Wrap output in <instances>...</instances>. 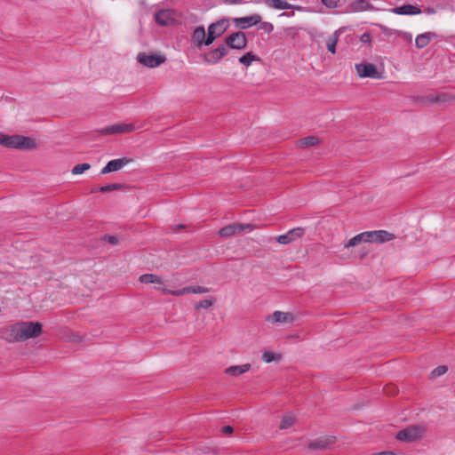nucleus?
Instances as JSON below:
<instances>
[{"label":"nucleus","mask_w":455,"mask_h":455,"mask_svg":"<svg viewBox=\"0 0 455 455\" xmlns=\"http://www.w3.org/2000/svg\"><path fill=\"white\" fill-rule=\"evenodd\" d=\"M43 332V325L39 322H18L9 330V341L20 342L36 338Z\"/></svg>","instance_id":"obj_1"},{"label":"nucleus","mask_w":455,"mask_h":455,"mask_svg":"<svg viewBox=\"0 0 455 455\" xmlns=\"http://www.w3.org/2000/svg\"><path fill=\"white\" fill-rule=\"evenodd\" d=\"M229 24L228 19H221L208 27L206 46L211 45L218 37L222 36Z\"/></svg>","instance_id":"obj_2"},{"label":"nucleus","mask_w":455,"mask_h":455,"mask_svg":"<svg viewBox=\"0 0 455 455\" xmlns=\"http://www.w3.org/2000/svg\"><path fill=\"white\" fill-rule=\"evenodd\" d=\"M425 432V428L421 426H410L404 429L398 431L395 438L403 442H413L420 439Z\"/></svg>","instance_id":"obj_3"},{"label":"nucleus","mask_w":455,"mask_h":455,"mask_svg":"<svg viewBox=\"0 0 455 455\" xmlns=\"http://www.w3.org/2000/svg\"><path fill=\"white\" fill-rule=\"evenodd\" d=\"M337 442L335 435H323L309 442L307 448L312 451L330 450Z\"/></svg>","instance_id":"obj_4"},{"label":"nucleus","mask_w":455,"mask_h":455,"mask_svg":"<svg viewBox=\"0 0 455 455\" xmlns=\"http://www.w3.org/2000/svg\"><path fill=\"white\" fill-rule=\"evenodd\" d=\"M225 43L228 48L242 50L247 45V38L243 32L237 31L228 36L225 39Z\"/></svg>","instance_id":"obj_5"},{"label":"nucleus","mask_w":455,"mask_h":455,"mask_svg":"<svg viewBox=\"0 0 455 455\" xmlns=\"http://www.w3.org/2000/svg\"><path fill=\"white\" fill-rule=\"evenodd\" d=\"M355 69L360 77L365 78H381V74L378 71L377 67L369 62L355 64Z\"/></svg>","instance_id":"obj_6"},{"label":"nucleus","mask_w":455,"mask_h":455,"mask_svg":"<svg viewBox=\"0 0 455 455\" xmlns=\"http://www.w3.org/2000/svg\"><path fill=\"white\" fill-rule=\"evenodd\" d=\"M137 60L148 68H156L165 62L166 58L161 54L148 55L145 52H140L137 56Z\"/></svg>","instance_id":"obj_7"},{"label":"nucleus","mask_w":455,"mask_h":455,"mask_svg":"<svg viewBox=\"0 0 455 455\" xmlns=\"http://www.w3.org/2000/svg\"><path fill=\"white\" fill-rule=\"evenodd\" d=\"M253 228L252 224L233 223L220 228L219 230V235L221 237H230L247 229L251 231Z\"/></svg>","instance_id":"obj_8"},{"label":"nucleus","mask_w":455,"mask_h":455,"mask_svg":"<svg viewBox=\"0 0 455 455\" xmlns=\"http://www.w3.org/2000/svg\"><path fill=\"white\" fill-rule=\"evenodd\" d=\"M228 53V48L225 44H220L217 48L204 53L203 58L204 62L208 64H216Z\"/></svg>","instance_id":"obj_9"},{"label":"nucleus","mask_w":455,"mask_h":455,"mask_svg":"<svg viewBox=\"0 0 455 455\" xmlns=\"http://www.w3.org/2000/svg\"><path fill=\"white\" fill-rule=\"evenodd\" d=\"M305 234V228L298 227L289 230L286 234L278 235L276 237L277 243L281 244H289L300 239Z\"/></svg>","instance_id":"obj_10"},{"label":"nucleus","mask_w":455,"mask_h":455,"mask_svg":"<svg viewBox=\"0 0 455 455\" xmlns=\"http://www.w3.org/2000/svg\"><path fill=\"white\" fill-rule=\"evenodd\" d=\"M158 290H160L164 294H172L174 296H181L187 293H205L210 291L208 288L199 285L187 286L180 290H169L166 288L159 287Z\"/></svg>","instance_id":"obj_11"},{"label":"nucleus","mask_w":455,"mask_h":455,"mask_svg":"<svg viewBox=\"0 0 455 455\" xmlns=\"http://www.w3.org/2000/svg\"><path fill=\"white\" fill-rule=\"evenodd\" d=\"M155 20L160 26H171L176 23L174 12L170 9H163L156 12Z\"/></svg>","instance_id":"obj_12"},{"label":"nucleus","mask_w":455,"mask_h":455,"mask_svg":"<svg viewBox=\"0 0 455 455\" xmlns=\"http://www.w3.org/2000/svg\"><path fill=\"white\" fill-rule=\"evenodd\" d=\"M132 162V158L128 157H123V158H117L113 159L109 161L105 167L102 168L100 174H107L112 172H116L122 169L126 164Z\"/></svg>","instance_id":"obj_13"},{"label":"nucleus","mask_w":455,"mask_h":455,"mask_svg":"<svg viewBox=\"0 0 455 455\" xmlns=\"http://www.w3.org/2000/svg\"><path fill=\"white\" fill-rule=\"evenodd\" d=\"M134 130V126L131 124H116L100 130V133L104 135H111L117 133H128Z\"/></svg>","instance_id":"obj_14"},{"label":"nucleus","mask_w":455,"mask_h":455,"mask_svg":"<svg viewBox=\"0 0 455 455\" xmlns=\"http://www.w3.org/2000/svg\"><path fill=\"white\" fill-rule=\"evenodd\" d=\"M207 36L204 26L197 27L191 34V44L197 49L206 46Z\"/></svg>","instance_id":"obj_15"},{"label":"nucleus","mask_w":455,"mask_h":455,"mask_svg":"<svg viewBox=\"0 0 455 455\" xmlns=\"http://www.w3.org/2000/svg\"><path fill=\"white\" fill-rule=\"evenodd\" d=\"M261 21L259 14H253L251 16L235 18L234 23L236 27L246 29L253 25H257Z\"/></svg>","instance_id":"obj_16"},{"label":"nucleus","mask_w":455,"mask_h":455,"mask_svg":"<svg viewBox=\"0 0 455 455\" xmlns=\"http://www.w3.org/2000/svg\"><path fill=\"white\" fill-rule=\"evenodd\" d=\"M293 319L292 314L281 311H275L271 315L267 316V321L271 323H286L293 321Z\"/></svg>","instance_id":"obj_17"},{"label":"nucleus","mask_w":455,"mask_h":455,"mask_svg":"<svg viewBox=\"0 0 455 455\" xmlns=\"http://www.w3.org/2000/svg\"><path fill=\"white\" fill-rule=\"evenodd\" d=\"M391 11L395 14L401 15H413L421 12L419 8L411 4H404L402 6L395 7Z\"/></svg>","instance_id":"obj_18"},{"label":"nucleus","mask_w":455,"mask_h":455,"mask_svg":"<svg viewBox=\"0 0 455 455\" xmlns=\"http://www.w3.org/2000/svg\"><path fill=\"white\" fill-rule=\"evenodd\" d=\"M351 12H363L368 10H373L374 7L368 0H355L348 5Z\"/></svg>","instance_id":"obj_19"},{"label":"nucleus","mask_w":455,"mask_h":455,"mask_svg":"<svg viewBox=\"0 0 455 455\" xmlns=\"http://www.w3.org/2000/svg\"><path fill=\"white\" fill-rule=\"evenodd\" d=\"M266 4L268 6H271L273 8L278 9V10H289V9L300 10L301 9L300 6L292 5V4L287 3L286 1H283V0H267Z\"/></svg>","instance_id":"obj_20"},{"label":"nucleus","mask_w":455,"mask_h":455,"mask_svg":"<svg viewBox=\"0 0 455 455\" xmlns=\"http://www.w3.org/2000/svg\"><path fill=\"white\" fill-rule=\"evenodd\" d=\"M18 141V149L29 150L36 148V141L30 137L19 135Z\"/></svg>","instance_id":"obj_21"},{"label":"nucleus","mask_w":455,"mask_h":455,"mask_svg":"<svg viewBox=\"0 0 455 455\" xmlns=\"http://www.w3.org/2000/svg\"><path fill=\"white\" fill-rule=\"evenodd\" d=\"M19 135H4L0 133V145L9 148H18Z\"/></svg>","instance_id":"obj_22"},{"label":"nucleus","mask_w":455,"mask_h":455,"mask_svg":"<svg viewBox=\"0 0 455 455\" xmlns=\"http://www.w3.org/2000/svg\"><path fill=\"white\" fill-rule=\"evenodd\" d=\"M251 369L250 363H245L242 365H234L227 368L225 372L231 376H239Z\"/></svg>","instance_id":"obj_23"},{"label":"nucleus","mask_w":455,"mask_h":455,"mask_svg":"<svg viewBox=\"0 0 455 455\" xmlns=\"http://www.w3.org/2000/svg\"><path fill=\"white\" fill-rule=\"evenodd\" d=\"M339 35H340V30L335 31L329 37V39L327 40V43H326V46H327L328 51L331 52L333 54L336 52V45L338 44Z\"/></svg>","instance_id":"obj_24"},{"label":"nucleus","mask_w":455,"mask_h":455,"mask_svg":"<svg viewBox=\"0 0 455 455\" xmlns=\"http://www.w3.org/2000/svg\"><path fill=\"white\" fill-rule=\"evenodd\" d=\"M259 60H260V58L251 52H249L239 58V62L246 67H249L252 61Z\"/></svg>","instance_id":"obj_25"},{"label":"nucleus","mask_w":455,"mask_h":455,"mask_svg":"<svg viewBox=\"0 0 455 455\" xmlns=\"http://www.w3.org/2000/svg\"><path fill=\"white\" fill-rule=\"evenodd\" d=\"M431 33L419 35L416 37V46L419 49L426 47L431 41Z\"/></svg>","instance_id":"obj_26"},{"label":"nucleus","mask_w":455,"mask_h":455,"mask_svg":"<svg viewBox=\"0 0 455 455\" xmlns=\"http://www.w3.org/2000/svg\"><path fill=\"white\" fill-rule=\"evenodd\" d=\"M395 239V235L386 230H376V243H385Z\"/></svg>","instance_id":"obj_27"},{"label":"nucleus","mask_w":455,"mask_h":455,"mask_svg":"<svg viewBox=\"0 0 455 455\" xmlns=\"http://www.w3.org/2000/svg\"><path fill=\"white\" fill-rule=\"evenodd\" d=\"M140 282L142 283H162V279L154 274H144L140 276Z\"/></svg>","instance_id":"obj_28"},{"label":"nucleus","mask_w":455,"mask_h":455,"mask_svg":"<svg viewBox=\"0 0 455 455\" xmlns=\"http://www.w3.org/2000/svg\"><path fill=\"white\" fill-rule=\"evenodd\" d=\"M296 421L295 416L291 414H286L283 417L282 421L280 423L279 428L281 430L287 429L294 425Z\"/></svg>","instance_id":"obj_29"},{"label":"nucleus","mask_w":455,"mask_h":455,"mask_svg":"<svg viewBox=\"0 0 455 455\" xmlns=\"http://www.w3.org/2000/svg\"><path fill=\"white\" fill-rule=\"evenodd\" d=\"M320 140L319 138L315 136H307L305 138H302L299 140V146L302 148H307L310 146H315L319 144Z\"/></svg>","instance_id":"obj_30"},{"label":"nucleus","mask_w":455,"mask_h":455,"mask_svg":"<svg viewBox=\"0 0 455 455\" xmlns=\"http://www.w3.org/2000/svg\"><path fill=\"white\" fill-rule=\"evenodd\" d=\"M361 243H366V239L364 238L363 232L361 234L356 235L353 238H351L346 244L345 247H354L358 245Z\"/></svg>","instance_id":"obj_31"},{"label":"nucleus","mask_w":455,"mask_h":455,"mask_svg":"<svg viewBox=\"0 0 455 455\" xmlns=\"http://www.w3.org/2000/svg\"><path fill=\"white\" fill-rule=\"evenodd\" d=\"M91 168V164L88 163L79 164L73 167L71 172L74 175H78L84 173L85 171Z\"/></svg>","instance_id":"obj_32"},{"label":"nucleus","mask_w":455,"mask_h":455,"mask_svg":"<svg viewBox=\"0 0 455 455\" xmlns=\"http://www.w3.org/2000/svg\"><path fill=\"white\" fill-rule=\"evenodd\" d=\"M124 187H125L124 185L119 184V183L108 184V185H105V186L99 188V191L102 192V193H106V192H109V191H113V190H118Z\"/></svg>","instance_id":"obj_33"},{"label":"nucleus","mask_w":455,"mask_h":455,"mask_svg":"<svg viewBox=\"0 0 455 455\" xmlns=\"http://www.w3.org/2000/svg\"><path fill=\"white\" fill-rule=\"evenodd\" d=\"M439 103H450L455 101V95L447 93V92H442L439 93Z\"/></svg>","instance_id":"obj_34"},{"label":"nucleus","mask_w":455,"mask_h":455,"mask_svg":"<svg viewBox=\"0 0 455 455\" xmlns=\"http://www.w3.org/2000/svg\"><path fill=\"white\" fill-rule=\"evenodd\" d=\"M448 371V367L446 365H439L435 368L431 372V378L435 379L436 377H440L445 374Z\"/></svg>","instance_id":"obj_35"},{"label":"nucleus","mask_w":455,"mask_h":455,"mask_svg":"<svg viewBox=\"0 0 455 455\" xmlns=\"http://www.w3.org/2000/svg\"><path fill=\"white\" fill-rule=\"evenodd\" d=\"M213 303H214V299H204V300H201V301L196 303L195 309L199 310L201 308H209L210 307H212L213 305Z\"/></svg>","instance_id":"obj_36"},{"label":"nucleus","mask_w":455,"mask_h":455,"mask_svg":"<svg viewBox=\"0 0 455 455\" xmlns=\"http://www.w3.org/2000/svg\"><path fill=\"white\" fill-rule=\"evenodd\" d=\"M280 358H281V355H275L273 352H269V351L264 352L262 355V360L267 363H269L273 362L274 360L280 359Z\"/></svg>","instance_id":"obj_37"},{"label":"nucleus","mask_w":455,"mask_h":455,"mask_svg":"<svg viewBox=\"0 0 455 455\" xmlns=\"http://www.w3.org/2000/svg\"><path fill=\"white\" fill-rule=\"evenodd\" d=\"M340 1L341 0H322V4L327 8L334 9L340 5Z\"/></svg>","instance_id":"obj_38"},{"label":"nucleus","mask_w":455,"mask_h":455,"mask_svg":"<svg viewBox=\"0 0 455 455\" xmlns=\"http://www.w3.org/2000/svg\"><path fill=\"white\" fill-rule=\"evenodd\" d=\"M259 24V28L264 30L265 32H267L268 34L271 33L274 30V26L270 22H267V21L262 22V21H260Z\"/></svg>","instance_id":"obj_39"},{"label":"nucleus","mask_w":455,"mask_h":455,"mask_svg":"<svg viewBox=\"0 0 455 455\" xmlns=\"http://www.w3.org/2000/svg\"><path fill=\"white\" fill-rule=\"evenodd\" d=\"M384 392L387 395H396L398 393V389H397V387L395 385L389 384V385H387L384 387Z\"/></svg>","instance_id":"obj_40"},{"label":"nucleus","mask_w":455,"mask_h":455,"mask_svg":"<svg viewBox=\"0 0 455 455\" xmlns=\"http://www.w3.org/2000/svg\"><path fill=\"white\" fill-rule=\"evenodd\" d=\"M366 243H376V230L363 232Z\"/></svg>","instance_id":"obj_41"},{"label":"nucleus","mask_w":455,"mask_h":455,"mask_svg":"<svg viewBox=\"0 0 455 455\" xmlns=\"http://www.w3.org/2000/svg\"><path fill=\"white\" fill-rule=\"evenodd\" d=\"M102 239H103V241H106L108 243L113 244V245H116L118 243V238L115 235H105Z\"/></svg>","instance_id":"obj_42"},{"label":"nucleus","mask_w":455,"mask_h":455,"mask_svg":"<svg viewBox=\"0 0 455 455\" xmlns=\"http://www.w3.org/2000/svg\"><path fill=\"white\" fill-rule=\"evenodd\" d=\"M381 31L386 35V36H391L393 34H398L399 31H396V30H394L392 28H389L387 27H385V26H382L380 25L379 26Z\"/></svg>","instance_id":"obj_43"},{"label":"nucleus","mask_w":455,"mask_h":455,"mask_svg":"<svg viewBox=\"0 0 455 455\" xmlns=\"http://www.w3.org/2000/svg\"><path fill=\"white\" fill-rule=\"evenodd\" d=\"M361 42L363 44H371V36L370 33H363L360 37Z\"/></svg>","instance_id":"obj_44"},{"label":"nucleus","mask_w":455,"mask_h":455,"mask_svg":"<svg viewBox=\"0 0 455 455\" xmlns=\"http://www.w3.org/2000/svg\"><path fill=\"white\" fill-rule=\"evenodd\" d=\"M222 432L224 434H232L234 432V428H233V427L228 426H228H224L222 427Z\"/></svg>","instance_id":"obj_45"},{"label":"nucleus","mask_w":455,"mask_h":455,"mask_svg":"<svg viewBox=\"0 0 455 455\" xmlns=\"http://www.w3.org/2000/svg\"><path fill=\"white\" fill-rule=\"evenodd\" d=\"M439 95L427 97V101L430 103H439Z\"/></svg>","instance_id":"obj_46"},{"label":"nucleus","mask_w":455,"mask_h":455,"mask_svg":"<svg viewBox=\"0 0 455 455\" xmlns=\"http://www.w3.org/2000/svg\"><path fill=\"white\" fill-rule=\"evenodd\" d=\"M186 227L182 224H179V225H174L172 226L171 228L174 231V232H177L179 231L180 229H183L185 228Z\"/></svg>","instance_id":"obj_47"},{"label":"nucleus","mask_w":455,"mask_h":455,"mask_svg":"<svg viewBox=\"0 0 455 455\" xmlns=\"http://www.w3.org/2000/svg\"><path fill=\"white\" fill-rule=\"evenodd\" d=\"M225 2L230 3V4H239L242 0H224Z\"/></svg>","instance_id":"obj_48"},{"label":"nucleus","mask_w":455,"mask_h":455,"mask_svg":"<svg viewBox=\"0 0 455 455\" xmlns=\"http://www.w3.org/2000/svg\"><path fill=\"white\" fill-rule=\"evenodd\" d=\"M97 191H99V188H92V189L91 190V193H95V192H97Z\"/></svg>","instance_id":"obj_49"}]
</instances>
